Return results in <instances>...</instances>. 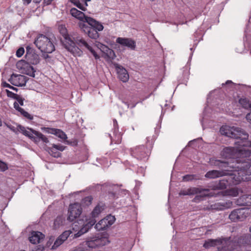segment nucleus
I'll return each instance as SVG.
<instances>
[{
    "label": "nucleus",
    "instance_id": "nucleus-1",
    "mask_svg": "<svg viewBox=\"0 0 251 251\" xmlns=\"http://www.w3.org/2000/svg\"><path fill=\"white\" fill-rule=\"evenodd\" d=\"M209 163L211 166L224 170L229 183L230 186L238 184L241 181H243V176L244 174L242 170L238 168L231 167L232 166H236L238 162H229V161H222L215 158H211Z\"/></svg>",
    "mask_w": 251,
    "mask_h": 251
},
{
    "label": "nucleus",
    "instance_id": "nucleus-2",
    "mask_svg": "<svg viewBox=\"0 0 251 251\" xmlns=\"http://www.w3.org/2000/svg\"><path fill=\"white\" fill-rule=\"evenodd\" d=\"M220 132L222 135L236 139L234 144L237 147H251V141L248 140L249 134L240 128L226 129L222 127Z\"/></svg>",
    "mask_w": 251,
    "mask_h": 251
},
{
    "label": "nucleus",
    "instance_id": "nucleus-3",
    "mask_svg": "<svg viewBox=\"0 0 251 251\" xmlns=\"http://www.w3.org/2000/svg\"><path fill=\"white\" fill-rule=\"evenodd\" d=\"M105 203L102 201L99 202L90 213L89 218L86 219L85 223L83 224L82 227L78 231L74 234V237L75 238L79 237L82 234L88 231V230L95 224L97 222V218H99L100 213L105 209Z\"/></svg>",
    "mask_w": 251,
    "mask_h": 251
},
{
    "label": "nucleus",
    "instance_id": "nucleus-4",
    "mask_svg": "<svg viewBox=\"0 0 251 251\" xmlns=\"http://www.w3.org/2000/svg\"><path fill=\"white\" fill-rule=\"evenodd\" d=\"M86 23L89 25L84 23L80 25L81 28L90 38L97 39L100 36L98 32L103 29V26L100 23L92 18H88Z\"/></svg>",
    "mask_w": 251,
    "mask_h": 251
},
{
    "label": "nucleus",
    "instance_id": "nucleus-5",
    "mask_svg": "<svg viewBox=\"0 0 251 251\" xmlns=\"http://www.w3.org/2000/svg\"><path fill=\"white\" fill-rule=\"evenodd\" d=\"M27 128L28 130H26L25 127L20 125H19L17 126V130L18 131L22 133L25 136L28 137L36 144H38L40 141H42L43 143L46 144L50 142L49 139L41 132L36 131L31 128L27 127Z\"/></svg>",
    "mask_w": 251,
    "mask_h": 251
},
{
    "label": "nucleus",
    "instance_id": "nucleus-6",
    "mask_svg": "<svg viewBox=\"0 0 251 251\" xmlns=\"http://www.w3.org/2000/svg\"><path fill=\"white\" fill-rule=\"evenodd\" d=\"M34 43L42 52L51 53L55 50L51 38L42 34L37 36Z\"/></svg>",
    "mask_w": 251,
    "mask_h": 251
},
{
    "label": "nucleus",
    "instance_id": "nucleus-7",
    "mask_svg": "<svg viewBox=\"0 0 251 251\" xmlns=\"http://www.w3.org/2000/svg\"><path fill=\"white\" fill-rule=\"evenodd\" d=\"M232 247L230 248H224L219 251H240L242 246L251 245V235L244 234L241 236H236L233 237V242L230 243Z\"/></svg>",
    "mask_w": 251,
    "mask_h": 251
},
{
    "label": "nucleus",
    "instance_id": "nucleus-8",
    "mask_svg": "<svg viewBox=\"0 0 251 251\" xmlns=\"http://www.w3.org/2000/svg\"><path fill=\"white\" fill-rule=\"evenodd\" d=\"M231 242H233V238L230 237L229 238H222L216 239H209L206 241L203 244V247L206 249H208L211 247H214L217 245H222L221 247L218 248V251L224 249L225 247L226 248H230L232 247Z\"/></svg>",
    "mask_w": 251,
    "mask_h": 251
},
{
    "label": "nucleus",
    "instance_id": "nucleus-9",
    "mask_svg": "<svg viewBox=\"0 0 251 251\" xmlns=\"http://www.w3.org/2000/svg\"><path fill=\"white\" fill-rule=\"evenodd\" d=\"M109 242L108 239L103 237L101 235L93 237L88 239L85 244L80 245L79 246H83L88 251L90 249H93L105 245Z\"/></svg>",
    "mask_w": 251,
    "mask_h": 251
},
{
    "label": "nucleus",
    "instance_id": "nucleus-10",
    "mask_svg": "<svg viewBox=\"0 0 251 251\" xmlns=\"http://www.w3.org/2000/svg\"><path fill=\"white\" fill-rule=\"evenodd\" d=\"M131 155L139 160L146 161L148 160L150 150L144 145L138 146L130 149Z\"/></svg>",
    "mask_w": 251,
    "mask_h": 251
},
{
    "label": "nucleus",
    "instance_id": "nucleus-11",
    "mask_svg": "<svg viewBox=\"0 0 251 251\" xmlns=\"http://www.w3.org/2000/svg\"><path fill=\"white\" fill-rule=\"evenodd\" d=\"M250 209L247 208L236 209L232 211L229 215V219L232 222L242 221L250 214Z\"/></svg>",
    "mask_w": 251,
    "mask_h": 251
},
{
    "label": "nucleus",
    "instance_id": "nucleus-12",
    "mask_svg": "<svg viewBox=\"0 0 251 251\" xmlns=\"http://www.w3.org/2000/svg\"><path fill=\"white\" fill-rule=\"evenodd\" d=\"M251 166L250 161H246L245 160H243L241 162H238L236 166L231 167L234 168H238L242 170V172L244 174H243V181H249L251 180Z\"/></svg>",
    "mask_w": 251,
    "mask_h": 251
},
{
    "label": "nucleus",
    "instance_id": "nucleus-13",
    "mask_svg": "<svg viewBox=\"0 0 251 251\" xmlns=\"http://www.w3.org/2000/svg\"><path fill=\"white\" fill-rule=\"evenodd\" d=\"M26 62L28 65H36L39 63L40 59L39 55L36 52L34 49L30 46L26 47V53L25 55Z\"/></svg>",
    "mask_w": 251,
    "mask_h": 251
},
{
    "label": "nucleus",
    "instance_id": "nucleus-14",
    "mask_svg": "<svg viewBox=\"0 0 251 251\" xmlns=\"http://www.w3.org/2000/svg\"><path fill=\"white\" fill-rule=\"evenodd\" d=\"M71 38L73 43H67L70 47L66 46L65 48L73 53H74V51L76 50L79 49L78 48L75 46V44L77 45L80 48L83 47L85 45H87V42L80 35L74 34Z\"/></svg>",
    "mask_w": 251,
    "mask_h": 251
},
{
    "label": "nucleus",
    "instance_id": "nucleus-15",
    "mask_svg": "<svg viewBox=\"0 0 251 251\" xmlns=\"http://www.w3.org/2000/svg\"><path fill=\"white\" fill-rule=\"evenodd\" d=\"M82 213V208L77 203L70 204L68 210V216L67 220L70 222L74 221L79 217Z\"/></svg>",
    "mask_w": 251,
    "mask_h": 251
},
{
    "label": "nucleus",
    "instance_id": "nucleus-16",
    "mask_svg": "<svg viewBox=\"0 0 251 251\" xmlns=\"http://www.w3.org/2000/svg\"><path fill=\"white\" fill-rule=\"evenodd\" d=\"M82 213V208L77 203L70 204L68 210V216L67 220L70 222L74 221L79 217Z\"/></svg>",
    "mask_w": 251,
    "mask_h": 251
},
{
    "label": "nucleus",
    "instance_id": "nucleus-17",
    "mask_svg": "<svg viewBox=\"0 0 251 251\" xmlns=\"http://www.w3.org/2000/svg\"><path fill=\"white\" fill-rule=\"evenodd\" d=\"M28 78L24 75L13 74L8 79V81L13 85L16 86H25Z\"/></svg>",
    "mask_w": 251,
    "mask_h": 251
},
{
    "label": "nucleus",
    "instance_id": "nucleus-18",
    "mask_svg": "<svg viewBox=\"0 0 251 251\" xmlns=\"http://www.w3.org/2000/svg\"><path fill=\"white\" fill-rule=\"evenodd\" d=\"M115 218L114 216L108 217L100 220L95 226V228L99 231L103 230L108 226H111L114 222Z\"/></svg>",
    "mask_w": 251,
    "mask_h": 251
},
{
    "label": "nucleus",
    "instance_id": "nucleus-19",
    "mask_svg": "<svg viewBox=\"0 0 251 251\" xmlns=\"http://www.w3.org/2000/svg\"><path fill=\"white\" fill-rule=\"evenodd\" d=\"M116 43L122 46L126 47L132 50H134L136 49V42L131 38L118 37L116 39Z\"/></svg>",
    "mask_w": 251,
    "mask_h": 251
},
{
    "label": "nucleus",
    "instance_id": "nucleus-20",
    "mask_svg": "<svg viewBox=\"0 0 251 251\" xmlns=\"http://www.w3.org/2000/svg\"><path fill=\"white\" fill-rule=\"evenodd\" d=\"M113 65L117 71L119 78L123 82L127 81L129 79V75L126 70L117 63H114Z\"/></svg>",
    "mask_w": 251,
    "mask_h": 251
},
{
    "label": "nucleus",
    "instance_id": "nucleus-21",
    "mask_svg": "<svg viewBox=\"0 0 251 251\" xmlns=\"http://www.w3.org/2000/svg\"><path fill=\"white\" fill-rule=\"evenodd\" d=\"M71 234H72L71 236H73V232L70 230H66L63 232L55 241L51 249L53 250L56 249L67 240Z\"/></svg>",
    "mask_w": 251,
    "mask_h": 251
},
{
    "label": "nucleus",
    "instance_id": "nucleus-22",
    "mask_svg": "<svg viewBox=\"0 0 251 251\" xmlns=\"http://www.w3.org/2000/svg\"><path fill=\"white\" fill-rule=\"evenodd\" d=\"M207 191H208V189H203L200 187H191L187 189L181 190L179 192V195L190 196Z\"/></svg>",
    "mask_w": 251,
    "mask_h": 251
},
{
    "label": "nucleus",
    "instance_id": "nucleus-23",
    "mask_svg": "<svg viewBox=\"0 0 251 251\" xmlns=\"http://www.w3.org/2000/svg\"><path fill=\"white\" fill-rule=\"evenodd\" d=\"M239 155L241 159H234L232 162H241L243 160H245L246 161H249L248 158L251 157V151L249 149L246 148L239 150Z\"/></svg>",
    "mask_w": 251,
    "mask_h": 251
},
{
    "label": "nucleus",
    "instance_id": "nucleus-24",
    "mask_svg": "<svg viewBox=\"0 0 251 251\" xmlns=\"http://www.w3.org/2000/svg\"><path fill=\"white\" fill-rule=\"evenodd\" d=\"M70 14L73 17L84 23H86V20L88 19V18H90V17L86 16L83 12L77 10L75 8L71 9Z\"/></svg>",
    "mask_w": 251,
    "mask_h": 251
},
{
    "label": "nucleus",
    "instance_id": "nucleus-25",
    "mask_svg": "<svg viewBox=\"0 0 251 251\" xmlns=\"http://www.w3.org/2000/svg\"><path fill=\"white\" fill-rule=\"evenodd\" d=\"M113 134L115 135V138H117V140L115 141L114 139H112L110 134H109V137L111 138V142H114L115 144H119L120 142V140L121 138V133L119 132V126L117 120L116 119L113 120Z\"/></svg>",
    "mask_w": 251,
    "mask_h": 251
},
{
    "label": "nucleus",
    "instance_id": "nucleus-26",
    "mask_svg": "<svg viewBox=\"0 0 251 251\" xmlns=\"http://www.w3.org/2000/svg\"><path fill=\"white\" fill-rule=\"evenodd\" d=\"M44 237V234L41 232L33 231L31 232L30 236L29 237V240L32 244H36L39 243Z\"/></svg>",
    "mask_w": 251,
    "mask_h": 251
},
{
    "label": "nucleus",
    "instance_id": "nucleus-27",
    "mask_svg": "<svg viewBox=\"0 0 251 251\" xmlns=\"http://www.w3.org/2000/svg\"><path fill=\"white\" fill-rule=\"evenodd\" d=\"M58 30L60 34L64 38L65 41L67 43H72L73 41L71 37L68 33V30L64 25H59L58 26Z\"/></svg>",
    "mask_w": 251,
    "mask_h": 251
},
{
    "label": "nucleus",
    "instance_id": "nucleus-28",
    "mask_svg": "<svg viewBox=\"0 0 251 251\" xmlns=\"http://www.w3.org/2000/svg\"><path fill=\"white\" fill-rule=\"evenodd\" d=\"M226 175V172L224 170H211L207 172L205 175V177L209 178H216L220 176H224Z\"/></svg>",
    "mask_w": 251,
    "mask_h": 251
},
{
    "label": "nucleus",
    "instance_id": "nucleus-29",
    "mask_svg": "<svg viewBox=\"0 0 251 251\" xmlns=\"http://www.w3.org/2000/svg\"><path fill=\"white\" fill-rule=\"evenodd\" d=\"M223 179L220 180L214 185V189L223 190L226 189L227 186H230V184L226 176Z\"/></svg>",
    "mask_w": 251,
    "mask_h": 251
},
{
    "label": "nucleus",
    "instance_id": "nucleus-30",
    "mask_svg": "<svg viewBox=\"0 0 251 251\" xmlns=\"http://www.w3.org/2000/svg\"><path fill=\"white\" fill-rule=\"evenodd\" d=\"M46 131L55 135L62 139H66L67 138L66 134L60 129L53 128H45Z\"/></svg>",
    "mask_w": 251,
    "mask_h": 251
},
{
    "label": "nucleus",
    "instance_id": "nucleus-31",
    "mask_svg": "<svg viewBox=\"0 0 251 251\" xmlns=\"http://www.w3.org/2000/svg\"><path fill=\"white\" fill-rule=\"evenodd\" d=\"M100 49L101 51L105 53L108 57L112 59L116 57V55L114 50L109 48L107 46L100 44Z\"/></svg>",
    "mask_w": 251,
    "mask_h": 251
},
{
    "label": "nucleus",
    "instance_id": "nucleus-32",
    "mask_svg": "<svg viewBox=\"0 0 251 251\" xmlns=\"http://www.w3.org/2000/svg\"><path fill=\"white\" fill-rule=\"evenodd\" d=\"M235 150L232 147L225 148L221 151V155L225 158H231L234 156Z\"/></svg>",
    "mask_w": 251,
    "mask_h": 251
},
{
    "label": "nucleus",
    "instance_id": "nucleus-33",
    "mask_svg": "<svg viewBox=\"0 0 251 251\" xmlns=\"http://www.w3.org/2000/svg\"><path fill=\"white\" fill-rule=\"evenodd\" d=\"M209 189H208V191H203L201 193H198L197 194V196L193 199V201L196 202H198L202 200L203 198L204 197H211L214 196V194L212 192H210Z\"/></svg>",
    "mask_w": 251,
    "mask_h": 251
},
{
    "label": "nucleus",
    "instance_id": "nucleus-34",
    "mask_svg": "<svg viewBox=\"0 0 251 251\" xmlns=\"http://www.w3.org/2000/svg\"><path fill=\"white\" fill-rule=\"evenodd\" d=\"M239 204L243 206H251V195H245L238 200Z\"/></svg>",
    "mask_w": 251,
    "mask_h": 251
},
{
    "label": "nucleus",
    "instance_id": "nucleus-35",
    "mask_svg": "<svg viewBox=\"0 0 251 251\" xmlns=\"http://www.w3.org/2000/svg\"><path fill=\"white\" fill-rule=\"evenodd\" d=\"M65 218L63 216H58L54 220L53 223V229H57L64 225Z\"/></svg>",
    "mask_w": 251,
    "mask_h": 251
},
{
    "label": "nucleus",
    "instance_id": "nucleus-36",
    "mask_svg": "<svg viewBox=\"0 0 251 251\" xmlns=\"http://www.w3.org/2000/svg\"><path fill=\"white\" fill-rule=\"evenodd\" d=\"M239 103L242 107L251 110V101L246 98H242L239 100Z\"/></svg>",
    "mask_w": 251,
    "mask_h": 251
},
{
    "label": "nucleus",
    "instance_id": "nucleus-37",
    "mask_svg": "<svg viewBox=\"0 0 251 251\" xmlns=\"http://www.w3.org/2000/svg\"><path fill=\"white\" fill-rule=\"evenodd\" d=\"M93 200V198L92 196H88L84 197L81 200L80 206H88L90 205Z\"/></svg>",
    "mask_w": 251,
    "mask_h": 251
},
{
    "label": "nucleus",
    "instance_id": "nucleus-38",
    "mask_svg": "<svg viewBox=\"0 0 251 251\" xmlns=\"http://www.w3.org/2000/svg\"><path fill=\"white\" fill-rule=\"evenodd\" d=\"M54 148L51 146V147H47L46 150L49 152L50 154L52 156L55 158H58L61 157V153L58 151L57 150L55 151V150H53Z\"/></svg>",
    "mask_w": 251,
    "mask_h": 251
},
{
    "label": "nucleus",
    "instance_id": "nucleus-39",
    "mask_svg": "<svg viewBox=\"0 0 251 251\" xmlns=\"http://www.w3.org/2000/svg\"><path fill=\"white\" fill-rule=\"evenodd\" d=\"M25 70V74L27 75L32 77H35V72H36V70L31 65L27 66Z\"/></svg>",
    "mask_w": 251,
    "mask_h": 251
},
{
    "label": "nucleus",
    "instance_id": "nucleus-40",
    "mask_svg": "<svg viewBox=\"0 0 251 251\" xmlns=\"http://www.w3.org/2000/svg\"><path fill=\"white\" fill-rule=\"evenodd\" d=\"M83 47L86 48L92 54V55L95 57V59L97 60L100 59V56L97 54L96 51L91 47L89 43L87 42V45H85Z\"/></svg>",
    "mask_w": 251,
    "mask_h": 251
},
{
    "label": "nucleus",
    "instance_id": "nucleus-41",
    "mask_svg": "<svg viewBox=\"0 0 251 251\" xmlns=\"http://www.w3.org/2000/svg\"><path fill=\"white\" fill-rule=\"evenodd\" d=\"M196 176L195 175H186L183 176V180L184 181H192L197 179Z\"/></svg>",
    "mask_w": 251,
    "mask_h": 251
},
{
    "label": "nucleus",
    "instance_id": "nucleus-42",
    "mask_svg": "<svg viewBox=\"0 0 251 251\" xmlns=\"http://www.w3.org/2000/svg\"><path fill=\"white\" fill-rule=\"evenodd\" d=\"M29 65L26 62V60H22L19 61L17 63V66L18 68L21 69H25L27 66Z\"/></svg>",
    "mask_w": 251,
    "mask_h": 251
},
{
    "label": "nucleus",
    "instance_id": "nucleus-43",
    "mask_svg": "<svg viewBox=\"0 0 251 251\" xmlns=\"http://www.w3.org/2000/svg\"><path fill=\"white\" fill-rule=\"evenodd\" d=\"M51 146L54 148V149H53V150H55V151H56V150H57L58 151H62L66 148V147L62 146L60 144L56 145V144H51Z\"/></svg>",
    "mask_w": 251,
    "mask_h": 251
},
{
    "label": "nucleus",
    "instance_id": "nucleus-44",
    "mask_svg": "<svg viewBox=\"0 0 251 251\" xmlns=\"http://www.w3.org/2000/svg\"><path fill=\"white\" fill-rule=\"evenodd\" d=\"M5 92L6 93L8 97L12 98L14 100H16L19 96V95L15 94L8 89L5 90Z\"/></svg>",
    "mask_w": 251,
    "mask_h": 251
},
{
    "label": "nucleus",
    "instance_id": "nucleus-45",
    "mask_svg": "<svg viewBox=\"0 0 251 251\" xmlns=\"http://www.w3.org/2000/svg\"><path fill=\"white\" fill-rule=\"evenodd\" d=\"M20 113L28 120H32L33 119V116L25 111L24 109Z\"/></svg>",
    "mask_w": 251,
    "mask_h": 251
},
{
    "label": "nucleus",
    "instance_id": "nucleus-46",
    "mask_svg": "<svg viewBox=\"0 0 251 251\" xmlns=\"http://www.w3.org/2000/svg\"><path fill=\"white\" fill-rule=\"evenodd\" d=\"M1 86L3 87H7V88H10L16 92H17L18 90V88H17L16 87H15L13 86H11V85H10L9 83H7L5 81L2 82Z\"/></svg>",
    "mask_w": 251,
    "mask_h": 251
},
{
    "label": "nucleus",
    "instance_id": "nucleus-47",
    "mask_svg": "<svg viewBox=\"0 0 251 251\" xmlns=\"http://www.w3.org/2000/svg\"><path fill=\"white\" fill-rule=\"evenodd\" d=\"M8 169V166L6 163L0 160V171L4 172Z\"/></svg>",
    "mask_w": 251,
    "mask_h": 251
},
{
    "label": "nucleus",
    "instance_id": "nucleus-48",
    "mask_svg": "<svg viewBox=\"0 0 251 251\" xmlns=\"http://www.w3.org/2000/svg\"><path fill=\"white\" fill-rule=\"evenodd\" d=\"M25 49L23 47L19 48L16 51V55L18 57H21L25 53Z\"/></svg>",
    "mask_w": 251,
    "mask_h": 251
},
{
    "label": "nucleus",
    "instance_id": "nucleus-49",
    "mask_svg": "<svg viewBox=\"0 0 251 251\" xmlns=\"http://www.w3.org/2000/svg\"><path fill=\"white\" fill-rule=\"evenodd\" d=\"M74 5L82 11H85L86 10V8L80 2L79 0Z\"/></svg>",
    "mask_w": 251,
    "mask_h": 251
},
{
    "label": "nucleus",
    "instance_id": "nucleus-50",
    "mask_svg": "<svg viewBox=\"0 0 251 251\" xmlns=\"http://www.w3.org/2000/svg\"><path fill=\"white\" fill-rule=\"evenodd\" d=\"M16 100L17 101V102L21 106L24 105V101L25 99L22 98L21 96L19 95L18 97L16 98Z\"/></svg>",
    "mask_w": 251,
    "mask_h": 251
},
{
    "label": "nucleus",
    "instance_id": "nucleus-51",
    "mask_svg": "<svg viewBox=\"0 0 251 251\" xmlns=\"http://www.w3.org/2000/svg\"><path fill=\"white\" fill-rule=\"evenodd\" d=\"M13 105L14 108L20 113L24 110L23 108L19 106V104L17 101L14 102Z\"/></svg>",
    "mask_w": 251,
    "mask_h": 251
},
{
    "label": "nucleus",
    "instance_id": "nucleus-52",
    "mask_svg": "<svg viewBox=\"0 0 251 251\" xmlns=\"http://www.w3.org/2000/svg\"><path fill=\"white\" fill-rule=\"evenodd\" d=\"M6 126L7 127H8L12 131L17 133L18 131L17 130V127L16 128L15 126H13L12 125L10 124H5Z\"/></svg>",
    "mask_w": 251,
    "mask_h": 251
},
{
    "label": "nucleus",
    "instance_id": "nucleus-53",
    "mask_svg": "<svg viewBox=\"0 0 251 251\" xmlns=\"http://www.w3.org/2000/svg\"><path fill=\"white\" fill-rule=\"evenodd\" d=\"M44 250V247L40 245L35 247L32 251H43Z\"/></svg>",
    "mask_w": 251,
    "mask_h": 251
},
{
    "label": "nucleus",
    "instance_id": "nucleus-54",
    "mask_svg": "<svg viewBox=\"0 0 251 251\" xmlns=\"http://www.w3.org/2000/svg\"><path fill=\"white\" fill-rule=\"evenodd\" d=\"M108 194L109 195V197L114 199L116 195V193L114 191H108Z\"/></svg>",
    "mask_w": 251,
    "mask_h": 251
},
{
    "label": "nucleus",
    "instance_id": "nucleus-55",
    "mask_svg": "<svg viewBox=\"0 0 251 251\" xmlns=\"http://www.w3.org/2000/svg\"><path fill=\"white\" fill-rule=\"evenodd\" d=\"M66 142H67V144L72 145V146H76L77 144V142L76 141H74L73 142H70L69 141H66Z\"/></svg>",
    "mask_w": 251,
    "mask_h": 251
},
{
    "label": "nucleus",
    "instance_id": "nucleus-56",
    "mask_svg": "<svg viewBox=\"0 0 251 251\" xmlns=\"http://www.w3.org/2000/svg\"><path fill=\"white\" fill-rule=\"evenodd\" d=\"M246 118L248 121L251 123V112L247 114Z\"/></svg>",
    "mask_w": 251,
    "mask_h": 251
},
{
    "label": "nucleus",
    "instance_id": "nucleus-57",
    "mask_svg": "<svg viewBox=\"0 0 251 251\" xmlns=\"http://www.w3.org/2000/svg\"><path fill=\"white\" fill-rule=\"evenodd\" d=\"M53 0H44L43 3L44 5H49L51 4Z\"/></svg>",
    "mask_w": 251,
    "mask_h": 251
},
{
    "label": "nucleus",
    "instance_id": "nucleus-58",
    "mask_svg": "<svg viewBox=\"0 0 251 251\" xmlns=\"http://www.w3.org/2000/svg\"><path fill=\"white\" fill-rule=\"evenodd\" d=\"M48 53H45V54H42V57L45 59H47L48 58H50V56L48 54Z\"/></svg>",
    "mask_w": 251,
    "mask_h": 251
},
{
    "label": "nucleus",
    "instance_id": "nucleus-59",
    "mask_svg": "<svg viewBox=\"0 0 251 251\" xmlns=\"http://www.w3.org/2000/svg\"><path fill=\"white\" fill-rule=\"evenodd\" d=\"M23 0L24 1L25 4V2H26V5H28V4H29L31 1V0Z\"/></svg>",
    "mask_w": 251,
    "mask_h": 251
},
{
    "label": "nucleus",
    "instance_id": "nucleus-60",
    "mask_svg": "<svg viewBox=\"0 0 251 251\" xmlns=\"http://www.w3.org/2000/svg\"><path fill=\"white\" fill-rule=\"evenodd\" d=\"M71 2L75 4V3H76L77 2L79 1V0H69Z\"/></svg>",
    "mask_w": 251,
    "mask_h": 251
},
{
    "label": "nucleus",
    "instance_id": "nucleus-61",
    "mask_svg": "<svg viewBox=\"0 0 251 251\" xmlns=\"http://www.w3.org/2000/svg\"><path fill=\"white\" fill-rule=\"evenodd\" d=\"M41 1H42V0H33V2H34V3H37V4H38V3H39Z\"/></svg>",
    "mask_w": 251,
    "mask_h": 251
},
{
    "label": "nucleus",
    "instance_id": "nucleus-62",
    "mask_svg": "<svg viewBox=\"0 0 251 251\" xmlns=\"http://www.w3.org/2000/svg\"><path fill=\"white\" fill-rule=\"evenodd\" d=\"M195 141V140H192V141H190L189 143H188V145L189 146H191L192 143Z\"/></svg>",
    "mask_w": 251,
    "mask_h": 251
},
{
    "label": "nucleus",
    "instance_id": "nucleus-63",
    "mask_svg": "<svg viewBox=\"0 0 251 251\" xmlns=\"http://www.w3.org/2000/svg\"><path fill=\"white\" fill-rule=\"evenodd\" d=\"M84 0L85 1V6H87L88 5L87 2L90 1L91 0Z\"/></svg>",
    "mask_w": 251,
    "mask_h": 251
},
{
    "label": "nucleus",
    "instance_id": "nucleus-64",
    "mask_svg": "<svg viewBox=\"0 0 251 251\" xmlns=\"http://www.w3.org/2000/svg\"><path fill=\"white\" fill-rule=\"evenodd\" d=\"M229 83H232V82L231 81V80H227L226 81V84H228Z\"/></svg>",
    "mask_w": 251,
    "mask_h": 251
}]
</instances>
